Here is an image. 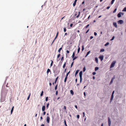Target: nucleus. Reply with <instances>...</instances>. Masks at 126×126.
I'll list each match as a JSON object with an SVG mask.
<instances>
[{"label":"nucleus","mask_w":126,"mask_h":126,"mask_svg":"<svg viewBox=\"0 0 126 126\" xmlns=\"http://www.w3.org/2000/svg\"><path fill=\"white\" fill-rule=\"evenodd\" d=\"M109 44V42H107L106 44L105 45V46H106L107 45H108Z\"/></svg>","instance_id":"34"},{"label":"nucleus","mask_w":126,"mask_h":126,"mask_svg":"<svg viewBox=\"0 0 126 126\" xmlns=\"http://www.w3.org/2000/svg\"><path fill=\"white\" fill-rule=\"evenodd\" d=\"M77 58V57L75 56L73 59V60L74 61Z\"/></svg>","instance_id":"38"},{"label":"nucleus","mask_w":126,"mask_h":126,"mask_svg":"<svg viewBox=\"0 0 126 126\" xmlns=\"http://www.w3.org/2000/svg\"><path fill=\"white\" fill-rule=\"evenodd\" d=\"M70 71H69L68 73H67L66 74V77H67V76H68L69 74L70 73Z\"/></svg>","instance_id":"39"},{"label":"nucleus","mask_w":126,"mask_h":126,"mask_svg":"<svg viewBox=\"0 0 126 126\" xmlns=\"http://www.w3.org/2000/svg\"><path fill=\"white\" fill-rule=\"evenodd\" d=\"M84 46H82V51H83V50H84Z\"/></svg>","instance_id":"43"},{"label":"nucleus","mask_w":126,"mask_h":126,"mask_svg":"<svg viewBox=\"0 0 126 126\" xmlns=\"http://www.w3.org/2000/svg\"><path fill=\"white\" fill-rule=\"evenodd\" d=\"M60 54H59L57 56V58H59L60 57Z\"/></svg>","instance_id":"44"},{"label":"nucleus","mask_w":126,"mask_h":126,"mask_svg":"<svg viewBox=\"0 0 126 126\" xmlns=\"http://www.w3.org/2000/svg\"><path fill=\"white\" fill-rule=\"evenodd\" d=\"M96 74V73L95 72H94L93 73V75H94Z\"/></svg>","instance_id":"48"},{"label":"nucleus","mask_w":126,"mask_h":126,"mask_svg":"<svg viewBox=\"0 0 126 126\" xmlns=\"http://www.w3.org/2000/svg\"><path fill=\"white\" fill-rule=\"evenodd\" d=\"M83 94H84V96H86V94H85V92H84Z\"/></svg>","instance_id":"61"},{"label":"nucleus","mask_w":126,"mask_h":126,"mask_svg":"<svg viewBox=\"0 0 126 126\" xmlns=\"http://www.w3.org/2000/svg\"><path fill=\"white\" fill-rule=\"evenodd\" d=\"M64 122L65 126H67V125L66 124V121L65 120H64Z\"/></svg>","instance_id":"32"},{"label":"nucleus","mask_w":126,"mask_h":126,"mask_svg":"<svg viewBox=\"0 0 126 126\" xmlns=\"http://www.w3.org/2000/svg\"><path fill=\"white\" fill-rule=\"evenodd\" d=\"M73 24H71L70 25V27H72L73 26Z\"/></svg>","instance_id":"56"},{"label":"nucleus","mask_w":126,"mask_h":126,"mask_svg":"<svg viewBox=\"0 0 126 126\" xmlns=\"http://www.w3.org/2000/svg\"><path fill=\"white\" fill-rule=\"evenodd\" d=\"M116 62V61H113L112 62L110 66V68H112L114 66Z\"/></svg>","instance_id":"1"},{"label":"nucleus","mask_w":126,"mask_h":126,"mask_svg":"<svg viewBox=\"0 0 126 126\" xmlns=\"http://www.w3.org/2000/svg\"><path fill=\"white\" fill-rule=\"evenodd\" d=\"M113 24L114 26L116 28L117 27V24L116 23L113 22Z\"/></svg>","instance_id":"10"},{"label":"nucleus","mask_w":126,"mask_h":126,"mask_svg":"<svg viewBox=\"0 0 126 126\" xmlns=\"http://www.w3.org/2000/svg\"><path fill=\"white\" fill-rule=\"evenodd\" d=\"M115 0H112V1H111V4H112L113 3Z\"/></svg>","instance_id":"33"},{"label":"nucleus","mask_w":126,"mask_h":126,"mask_svg":"<svg viewBox=\"0 0 126 126\" xmlns=\"http://www.w3.org/2000/svg\"><path fill=\"white\" fill-rule=\"evenodd\" d=\"M48 97H46V101H47L48 100Z\"/></svg>","instance_id":"45"},{"label":"nucleus","mask_w":126,"mask_h":126,"mask_svg":"<svg viewBox=\"0 0 126 126\" xmlns=\"http://www.w3.org/2000/svg\"><path fill=\"white\" fill-rule=\"evenodd\" d=\"M67 77H65V79H64V82H66V80H67Z\"/></svg>","instance_id":"26"},{"label":"nucleus","mask_w":126,"mask_h":126,"mask_svg":"<svg viewBox=\"0 0 126 126\" xmlns=\"http://www.w3.org/2000/svg\"><path fill=\"white\" fill-rule=\"evenodd\" d=\"M73 63H74V62H73L72 63H71V67H72V65H73Z\"/></svg>","instance_id":"55"},{"label":"nucleus","mask_w":126,"mask_h":126,"mask_svg":"<svg viewBox=\"0 0 126 126\" xmlns=\"http://www.w3.org/2000/svg\"><path fill=\"white\" fill-rule=\"evenodd\" d=\"M77 117L78 119H79V115H78L77 116Z\"/></svg>","instance_id":"47"},{"label":"nucleus","mask_w":126,"mask_h":126,"mask_svg":"<svg viewBox=\"0 0 126 126\" xmlns=\"http://www.w3.org/2000/svg\"><path fill=\"white\" fill-rule=\"evenodd\" d=\"M58 32H57V34H56V37H57V36H58Z\"/></svg>","instance_id":"58"},{"label":"nucleus","mask_w":126,"mask_h":126,"mask_svg":"<svg viewBox=\"0 0 126 126\" xmlns=\"http://www.w3.org/2000/svg\"><path fill=\"white\" fill-rule=\"evenodd\" d=\"M123 13L120 12L119 13V17H120L121 16V15H123Z\"/></svg>","instance_id":"5"},{"label":"nucleus","mask_w":126,"mask_h":126,"mask_svg":"<svg viewBox=\"0 0 126 126\" xmlns=\"http://www.w3.org/2000/svg\"><path fill=\"white\" fill-rule=\"evenodd\" d=\"M89 26V24L87 25L86 26H85L84 27V28H88Z\"/></svg>","instance_id":"36"},{"label":"nucleus","mask_w":126,"mask_h":126,"mask_svg":"<svg viewBox=\"0 0 126 126\" xmlns=\"http://www.w3.org/2000/svg\"><path fill=\"white\" fill-rule=\"evenodd\" d=\"M75 56V52H73V55H72V58H73V57H74Z\"/></svg>","instance_id":"25"},{"label":"nucleus","mask_w":126,"mask_h":126,"mask_svg":"<svg viewBox=\"0 0 126 126\" xmlns=\"http://www.w3.org/2000/svg\"><path fill=\"white\" fill-rule=\"evenodd\" d=\"M89 29L88 30L86 31V32L85 33H87L89 31Z\"/></svg>","instance_id":"53"},{"label":"nucleus","mask_w":126,"mask_h":126,"mask_svg":"<svg viewBox=\"0 0 126 126\" xmlns=\"http://www.w3.org/2000/svg\"><path fill=\"white\" fill-rule=\"evenodd\" d=\"M49 72H51L50 70V69H47V74Z\"/></svg>","instance_id":"20"},{"label":"nucleus","mask_w":126,"mask_h":126,"mask_svg":"<svg viewBox=\"0 0 126 126\" xmlns=\"http://www.w3.org/2000/svg\"><path fill=\"white\" fill-rule=\"evenodd\" d=\"M104 56L103 55H101L99 56V58L100 60L101 61H102L103 59Z\"/></svg>","instance_id":"3"},{"label":"nucleus","mask_w":126,"mask_h":126,"mask_svg":"<svg viewBox=\"0 0 126 126\" xmlns=\"http://www.w3.org/2000/svg\"><path fill=\"white\" fill-rule=\"evenodd\" d=\"M94 35L95 36H96L97 35V33L95 32H94Z\"/></svg>","instance_id":"46"},{"label":"nucleus","mask_w":126,"mask_h":126,"mask_svg":"<svg viewBox=\"0 0 126 126\" xmlns=\"http://www.w3.org/2000/svg\"><path fill=\"white\" fill-rule=\"evenodd\" d=\"M66 52L67 53H69V51L68 50H67L66 51Z\"/></svg>","instance_id":"57"},{"label":"nucleus","mask_w":126,"mask_h":126,"mask_svg":"<svg viewBox=\"0 0 126 126\" xmlns=\"http://www.w3.org/2000/svg\"><path fill=\"white\" fill-rule=\"evenodd\" d=\"M78 53L79 52V51H80V47H79V46H78Z\"/></svg>","instance_id":"16"},{"label":"nucleus","mask_w":126,"mask_h":126,"mask_svg":"<svg viewBox=\"0 0 126 126\" xmlns=\"http://www.w3.org/2000/svg\"><path fill=\"white\" fill-rule=\"evenodd\" d=\"M123 23V21L122 20H119V23H120V24H122Z\"/></svg>","instance_id":"6"},{"label":"nucleus","mask_w":126,"mask_h":126,"mask_svg":"<svg viewBox=\"0 0 126 126\" xmlns=\"http://www.w3.org/2000/svg\"><path fill=\"white\" fill-rule=\"evenodd\" d=\"M64 109L65 110H66V106H64Z\"/></svg>","instance_id":"51"},{"label":"nucleus","mask_w":126,"mask_h":126,"mask_svg":"<svg viewBox=\"0 0 126 126\" xmlns=\"http://www.w3.org/2000/svg\"><path fill=\"white\" fill-rule=\"evenodd\" d=\"M90 51H88V52H87V54H86V56H87L88 55H89V53H90Z\"/></svg>","instance_id":"35"},{"label":"nucleus","mask_w":126,"mask_h":126,"mask_svg":"<svg viewBox=\"0 0 126 126\" xmlns=\"http://www.w3.org/2000/svg\"><path fill=\"white\" fill-rule=\"evenodd\" d=\"M110 7V6H108L107 8V9H109Z\"/></svg>","instance_id":"59"},{"label":"nucleus","mask_w":126,"mask_h":126,"mask_svg":"<svg viewBox=\"0 0 126 126\" xmlns=\"http://www.w3.org/2000/svg\"><path fill=\"white\" fill-rule=\"evenodd\" d=\"M75 107L77 109V106L76 105H75Z\"/></svg>","instance_id":"60"},{"label":"nucleus","mask_w":126,"mask_h":126,"mask_svg":"<svg viewBox=\"0 0 126 126\" xmlns=\"http://www.w3.org/2000/svg\"><path fill=\"white\" fill-rule=\"evenodd\" d=\"M114 38V36H113L112 38V39L110 40H113Z\"/></svg>","instance_id":"52"},{"label":"nucleus","mask_w":126,"mask_h":126,"mask_svg":"<svg viewBox=\"0 0 126 126\" xmlns=\"http://www.w3.org/2000/svg\"><path fill=\"white\" fill-rule=\"evenodd\" d=\"M50 118L49 116L47 117V123H49V122Z\"/></svg>","instance_id":"4"},{"label":"nucleus","mask_w":126,"mask_h":126,"mask_svg":"<svg viewBox=\"0 0 126 126\" xmlns=\"http://www.w3.org/2000/svg\"><path fill=\"white\" fill-rule=\"evenodd\" d=\"M49 103H48L47 105V108H48V106H49Z\"/></svg>","instance_id":"42"},{"label":"nucleus","mask_w":126,"mask_h":126,"mask_svg":"<svg viewBox=\"0 0 126 126\" xmlns=\"http://www.w3.org/2000/svg\"><path fill=\"white\" fill-rule=\"evenodd\" d=\"M104 49L103 48H102L100 49V52H104Z\"/></svg>","instance_id":"21"},{"label":"nucleus","mask_w":126,"mask_h":126,"mask_svg":"<svg viewBox=\"0 0 126 126\" xmlns=\"http://www.w3.org/2000/svg\"><path fill=\"white\" fill-rule=\"evenodd\" d=\"M95 61L96 63H98V58L97 57L95 58Z\"/></svg>","instance_id":"14"},{"label":"nucleus","mask_w":126,"mask_h":126,"mask_svg":"<svg viewBox=\"0 0 126 126\" xmlns=\"http://www.w3.org/2000/svg\"><path fill=\"white\" fill-rule=\"evenodd\" d=\"M82 81V77H80V82L81 83Z\"/></svg>","instance_id":"28"},{"label":"nucleus","mask_w":126,"mask_h":126,"mask_svg":"<svg viewBox=\"0 0 126 126\" xmlns=\"http://www.w3.org/2000/svg\"><path fill=\"white\" fill-rule=\"evenodd\" d=\"M31 95V93H30L29 94V96H28V98H27V100H29L30 98V96Z\"/></svg>","instance_id":"24"},{"label":"nucleus","mask_w":126,"mask_h":126,"mask_svg":"<svg viewBox=\"0 0 126 126\" xmlns=\"http://www.w3.org/2000/svg\"><path fill=\"white\" fill-rule=\"evenodd\" d=\"M79 70H77L75 73V76H76V75L79 72Z\"/></svg>","instance_id":"17"},{"label":"nucleus","mask_w":126,"mask_h":126,"mask_svg":"<svg viewBox=\"0 0 126 126\" xmlns=\"http://www.w3.org/2000/svg\"><path fill=\"white\" fill-rule=\"evenodd\" d=\"M108 125L109 126H110L111 125V121L110 119V118L109 117L108 118Z\"/></svg>","instance_id":"2"},{"label":"nucleus","mask_w":126,"mask_h":126,"mask_svg":"<svg viewBox=\"0 0 126 126\" xmlns=\"http://www.w3.org/2000/svg\"><path fill=\"white\" fill-rule=\"evenodd\" d=\"M43 119V118L42 116H41L40 117V120H41Z\"/></svg>","instance_id":"64"},{"label":"nucleus","mask_w":126,"mask_h":126,"mask_svg":"<svg viewBox=\"0 0 126 126\" xmlns=\"http://www.w3.org/2000/svg\"><path fill=\"white\" fill-rule=\"evenodd\" d=\"M46 114V112L45 111H44L43 112V115H45Z\"/></svg>","instance_id":"49"},{"label":"nucleus","mask_w":126,"mask_h":126,"mask_svg":"<svg viewBox=\"0 0 126 126\" xmlns=\"http://www.w3.org/2000/svg\"><path fill=\"white\" fill-rule=\"evenodd\" d=\"M66 29L65 27L64 28V32H65L66 31Z\"/></svg>","instance_id":"40"},{"label":"nucleus","mask_w":126,"mask_h":126,"mask_svg":"<svg viewBox=\"0 0 126 126\" xmlns=\"http://www.w3.org/2000/svg\"><path fill=\"white\" fill-rule=\"evenodd\" d=\"M63 46V45L62 46V47H61V48H60L59 49V50H58V52L59 53H60V51L61 50H62V47Z\"/></svg>","instance_id":"15"},{"label":"nucleus","mask_w":126,"mask_h":126,"mask_svg":"<svg viewBox=\"0 0 126 126\" xmlns=\"http://www.w3.org/2000/svg\"><path fill=\"white\" fill-rule=\"evenodd\" d=\"M65 65H66V63H65L63 65V68H64L65 67Z\"/></svg>","instance_id":"31"},{"label":"nucleus","mask_w":126,"mask_h":126,"mask_svg":"<svg viewBox=\"0 0 126 126\" xmlns=\"http://www.w3.org/2000/svg\"><path fill=\"white\" fill-rule=\"evenodd\" d=\"M93 38V36H91L90 37V39H91Z\"/></svg>","instance_id":"54"},{"label":"nucleus","mask_w":126,"mask_h":126,"mask_svg":"<svg viewBox=\"0 0 126 126\" xmlns=\"http://www.w3.org/2000/svg\"><path fill=\"white\" fill-rule=\"evenodd\" d=\"M82 71H80L79 73V76L80 77H82Z\"/></svg>","instance_id":"9"},{"label":"nucleus","mask_w":126,"mask_h":126,"mask_svg":"<svg viewBox=\"0 0 126 126\" xmlns=\"http://www.w3.org/2000/svg\"><path fill=\"white\" fill-rule=\"evenodd\" d=\"M86 69L85 67H84L83 68V72H84L85 71Z\"/></svg>","instance_id":"41"},{"label":"nucleus","mask_w":126,"mask_h":126,"mask_svg":"<svg viewBox=\"0 0 126 126\" xmlns=\"http://www.w3.org/2000/svg\"><path fill=\"white\" fill-rule=\"evenodd\" d=\"M58 78H59V77H58H58H57L56 78V79H55V82H54V83L55 84V83H56V82H57V79H58Z\"/></svg>","instance_id":"18"},{"label":"nucleus","mask_w":126,"mask_h":126,"mask_svg":"<svg viewBox=\"0 0 126 126\" xmlns=\"http://www.w3.org/2000/svg\"><path fill=\"white\" fill-rule=\"evenodd\" d=\"M79 15H78L77 16H76V17L77 18H78V17H79Z\"/></svg>","instance_id":"63"},{"label":"nucleus","mask_w":126,"mask_h":126,"mask_svg":"<svg viewBox=\"0 0 126 126\" xmlns=\"http://www.w3.org/2000/svg\"><path fill=\"white\" fill-rule=\"evenodd\" d=\"M77 1V0H75L74 1L73 4V6L74 7Z\"/></svg>","instance_id":"7"},{"label":"nucleus","mask_w":126,"mask_h":126,"mask_svg":"<svg viewBox=\"0 0 126 126\" xmlns=\"http://www.w3.org/2000/svg\"><path fill=\"white\" fill-rule=\"evenodd\" d=\"M63 57H62V58H61V60H63Z\"/></svg>","instance_id":"62"},{"label":"nucleus","mask_w":126,"mask_h":126,"mask_svg":"<svg viewBox=\"0 0 126 126\" xmlns=\"http://www.w3.org/2000/svg\"><path fill=\"white\" fill-rule=\"evenodd\" d=\"M113 94H112L111 95V97L110 99V102H111V101L113 99Z\"/></svg>","instance_id":"12"},{"label":"nucleus","mask_w":126,"mask_h":126,"mask_svg":"<svg viewBox=\"0 0 126 126\" xmlns=\"http://www.w3.org/2000/svg\"><path fill=\"white\" fill-rule=\"evenodd\" d=\"M70 93L72 95H73L74 94V92H73V91L72 90H71L70 91Z\"/></svg>","instance_id":"19"},{"label":"nucleus","mask_w":126,"mask_h":126,"mask_svg":"<svg viewBox=\"0 0 126 126\" xmlns=\"http://www.w3.org/2000/svg\"><path fill=\"white\" fill-rule=\"evenodd\" d=\"M45 107L44 106H43L42 108V110L43 111H44L45 110Z\"/></svg>","instance_id":"8"},{"label":"nucleus","mask_w":126,"mask_h":126,"mask_svg":"<svg viewBox=\"0 0 126 126\" xmlns=\"http://www.w3.org/2000/svg\"><path fill=\"white\" fill-rule=\"evenodd\" d=\"M51 62L50 64V66H51L52 65L53 63V61L52 60H51Z\"/></svg>","instance_id":"22"},{"label":"nucleus","mask_w":126,"mask_h":126,"mask_svg":"<svg viewBox=\"0 0 126 126\" xmlns=\"http://www.w3.org/2000/svg\"><path fill=\"white\" fill-rule=\"evenodd\" d=\"M14 106H13L12 107V109L11 110V114H12V113L13 112V110H14Z\"/></svg>","instance_id":"13"},{"label":"nucleus","mask_w":126,"mask_h":126,"mask_svg":"<svg viewBox=\"0 0 126 126\" xmlns=\"http://www.w3.org/2000/svg\"><path fill=\"white\" fill-rule=\"evenodd\" d=\"M43 91H42L41 93V94H40V96H42L43 95Z\"/></svg>","instance_id":"29"},{"label":"nucleus","mask_w":126,"mask_h":126,"mask_svg":"<svg viewBox=\"0 0 126 126\" xmlns=\"http://www.w3.org/2000/svg\"><path fill=\"white\" fill-rule=\"evenodd\" d=\"M117 8H115L114 10V11H113V13H115L116 12V10H117Z\"/></svg>","instance_id":"37"},{"label":"nucleus","mask_w":126,"mask_h":126,"mask_svg":"<svg viewBox=\"0 0 126 126\" xmlns=\"http://www.w3.org/2000/svg\"><path fill=\"white\" fill-rule=\"evenodd\" d=\"M57 87H58V84H57L55 87V90H56L57 89Z\"/></svg>","instance_id":"30"},{"label":"nucleus","mask_w":126,"mask_h":126,"mask_svg":"<svg viewBox=\"0 0 126 126\" xmlns=\"http://www.w3.org/2000/svg\"><path fill=\"white\" fill-rule=\"evenodd\" d=\"M58 94V92L57 91H56V95H57Z\"/></svg>","instance_id":"50"},{"label":"nucleus","mask_w":126,"mask_h":126,"mask_svg":"<svg viewBox=\"0 0 126 126\" xmlns=\"http://www.w3.org/2000/svg\"><path fill=\"white\" fill-rule=\"evenodd\" d=\"M114 78H112L111 81H110V84H111L112 83V82H113V80L114 79Z\"/></svg>","instance_id":"11"},{"label":"nucleus","mask_w":126,"mask_h":126,"mask_svg":"<svg viewBox=\"0 0 126 126\" xmlns=\"http://www.w3.org/2000/svg\"><path fill=\"white\" fill-rule=\"evenodd\" d=\"M99 69V68L98 67H96L95 68V71H97V70Z\"/></svg>","instance_id":"23"},{"label":"nucleus","mask_w":126,"mask_h":126,"mask_svg":"<svg viewBox=\"0 0 126 126\" xmlns=\"http://www.w3.org/2000/svg\"><path fill=\"white\" fill-rule=\"evenodd\" d=\"M122 11L126 12V7H125L124 9L122 10Z\"/></svg>","instance_id":"27"}]
</instances>
